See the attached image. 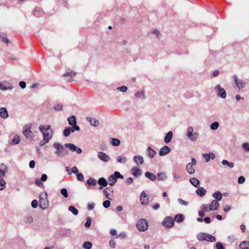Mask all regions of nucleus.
Segmentation results:
<instances>
[{
	"label": "nucleus",
	"mask_w": 249,
	"mask_h": 249,
	"mask_svg": "<svg viewBox=\"0 0 249 249\" xmlns=\"http://www.w3.org/2000/svg\"><path fill=\"white\" fill-rule=\"evenodd\" d=\"M53 147L56 149L54 154L59 158H62L69 154V151L60 143L55 142L53 144Z\"/></svg>",
	"instance_id": "obj_1"
},
{
	"label": "nucleus",
	"mask_w": 249,
	"mask_h": 249,
	"mask_svg": "<svg viewBox=\"0 0 249 249\" xmlns=\"http://www.w3.org/2000/svg\"><path fill=\"white\" fill-rule=\"evenodd\" d=\"M196 238L200 241H206L208 242H214L216 241V238L206 232H200L196 234Z\"/></svg>",
	"instance_id": "obj_2"
},
{
	"label": "nucleus",
	"mask_w": 249,
	"mask_h": 249,
	"mask_svg": "<svg viewBox=\"0 0 249 249\" xmlns=\"http://www.w3.org/2000/svg\"><path fill=\"white\" fill-rule=\"evenodd\" d=\"M48 195L46 192H42L39 196V207L42 210H46L49 206Z\"/></svg>",
	"instance_id": "obj_3"
},
{
	"label": "nucleus",
	"mask_w": 249,
	"mask_h": 249,
	"mask_svg": "<svg viewBox=\"0 0 249 249\" xmlns=\"http://www.w3.org/2000/svg\"><path fill=\"white\" fill-rule=\"evenodd\" d=\"M186 136L192 142H196L199 138L198 132H194V129L192 126H189L187 128Z\"/></svg>",
	"instance_id": "obj_4"
},
{
	"label": "nucleus",
	"mask_w": 249,
	"mask_h": 249,
	"mask_svg": "<svg viewBox=\"0 0 249 249\" xmlns=\"http://www.w3.org/2000/svg\"><path fill=\"white\" fill-rule=\"evenodd\" d=\"M119 178L123 179L124 176L122 175L119 172L115 171L113 174L109 176L108 178V181L113 180V182L108 183L109 185L111 186H113L117 182V179Z\"/></svg>",
	"instance_id": "obj_5"
},
{
	"label": "nucleus",
	"mask_w": 249,
	"mask_h": 249,
	"mask_svg": "<svg viewBox=\"0 0 249 249\" xmlns=\"http://www.w3.org/2000/svg\"><path fill=\"white\" fill-rule=\"evenodd\" d=\"M214 89L216 91L217 96L220 97L222 99H225L226 98L227 94L225 89L221 87L220 85H216L214 87Z\"/></svg>",
	"instance_id": "obj_6"
},
{
	"label": "nucleus",
	"mask_w": 249,
	"mask_h": 249,
	"mask_svg": "<svg viewBox=\"0 0 249 249\" xmlns=\"http://www.w3.org/2000/svg\"><path fill=\"white\" fill-rule=\"evenodd\" d=\"M31 124H28L23 127V134L28 139H32L34 137V134L31 131Z\"/></svg>",
	"instance_id": "obj_7"
},
{
	"label": "nucleus",
	"mask_w": 249,
	"mask_h": 249,
	"mask_svg": "<svg viewBox=\"0 0 249 249\" xmlns=\"http://www.w3.org/2000/svg\"><path fill=\"white\" fill-rule=\"evenodd\" d=\"M148 222L145 219H140L137 224V227L139 231H144L148 229Z\"/></svg>",
	"instance_id": "obj_8"
},
{
	"label": "nucleus",
	"mask_w": 249,
	"mask_h": 249,
	"mask_svg": "<svg viewBox=\"0 0 249 249\" xmlns=\"http://www.w3.org/2000/svg\"><path fill=\"white\" fill-rule=\"evenodd\" d=\"M232 79L234 80L237 88L240 90L245 88L246 82L245 81L241 80L238 78L237 75L235 74L232 76Z\"/></svg>",
	"instance_id": "obj_9"
},
{
	"label": "nucleus",
	"mask_w": 249,
	"mask_h": 249,
	"mask_svg": "<svg viewBox=\"0 0 249 249\" xmlns=\"http://www.w3.org/2000/svg\"><path fill=\"white\" fill-rule=\"evenodd\" d=\"M174 220L171 216H167L162 222V225L166 228H170L174 225Z\"/></svg>",
	"instance_id": "obj_10"
},
{
	"label": "nucleus",
	"mask_w": 249,
	"mask_h": 249,
	"mask_svg": "<svg viewBox=\"0 0 249 249\" xmlns=\"http://www.w3.org/2000/svg\"><path fill=\"white\" fill-rule=\"evenodd\" d=\"M65 146L66 148H69L72 152H76L77 154H80L82 152V150L80 148L77 147L75 145L72 143H65Z\"/></svg>",
	"instance_id": "obj_11"
},
{
	"label": "nucleus",
	"mask_w": 249,
	"mask_h": 249,
	"mask_svg": "<svg viewBox=\"0 0 249 249\" xmlns=\"http://www.w3.org/2000/svg\"><path fill=\"white\" fill-rule=\"evenodd\" d=\"M97 157L100 160L105 162L109 161L110 160V158L108 155L102 151H99L97 153Z\"/></svg>",
	"instance_id": "obj_12"
},
{
	"label": "nucleus",
	"mask_w": 249,
	"mask_h": 249,
	"mask_svg": "<svg viewBox=\"0 0 249 249\" xmlns=\"http://www.w3.org/2000/svg\"><path fill=\"white\" fill-rule=\"evenodd\" d=\"M171 148L167 145L163 146L159 150V155L160 156H163L171 152Z\"/></svg>",
	"instance_id": "obj_13"
},
{
	"label": "nucleus",
	"mask_w": 249,
	"mask_h": 249,
	"mask_svg": "<svg viewBox=\"0 0 249 249\" xmlns=\"http://www.w3.org/2000/svg\"><path fill=\"white\" fill-rule=\"evenodd\" d=\"M219 207V203L218 201L213 200L212 201L210 204H209V211H216L218 209Z\"/></svg>",
	"instance_id": "obj_14"
},
{
	"label": "nucleus",
	"mask_w": 249,
	"mask_h": 249,
	"mask_svg": "<svg viewBox=\"0 0 249 249\" xmlns=\"http://www.w3.org/2000/svg\"><path fill=\"white\" fill-rule=\"evenodd\" d=\"M131 173L133 176L136 178L141 176L142 174V170L137 166H134L131 169Z\"/></svg>",
	"instance_id": "obj_15"
},
{
	"label": "nucleus",
	"mask_w": 249,
	"mask_h": 249,
	"mask_svg": "<svg viewBox=\"0 0 249 249\" xmlns=\"http://www.w3.org/2000/svg\"><path fill=\"white\" fill-rule=\"evenodd\" d=\"M8 167L4 163L0 164V178L5 177V173L7 171Z\"/></svg>",
	"instance_id": "obj_16"
},
{
	"label": "nucleus",
	"mask_w": 249,
	"mask_h": 249,
	"mask_svg": "<svg viewBox=\"0 0 249 249\" xmlns=\"http://www.w3.org/2000/svg\"><path fill=\"white\" fill-rule=\"evenodd\" d=\"M166 173L164 172L159 173L156 176V179L158 181H165L167 179Z\"/></svg>",
	"instance_id": "obj_17"
},
{
	"label": "nucleus",
	"mask_w": 249,
	"mask_h": 249,
	"mask_svg": "<svg viewBox=\"0 0 249 249\" xmlns=\"http://www.w3.org/2000/svg\"><path fill=\"white\" fill-rule=\"evenodd\" d=\"M134 162L137 165L140 166L143 163V158L142 156L140 155L135 156L134 157Z\"/></svg>",
	"instance_id": "obj_18"
},
{
	"label": "nucleus",
	"mask_w": 249,
	"mask_h": 249,
	"mask_svg": "<svg viewBox=\"0 0 249 249\" xmlns=\"http://www.w3.org/2000/svg\"><path fill=\"white\" fill-rule=\"evenodd\" d=\"M39 130L41 132H43L49 131L50 133H53V129L51 128V126L50 125H41L39 127Z\"/></svg>",
	"instance_id": "obj_19"
},
{
	"label": "nucleus",
	"mask_w": 249,
	"mask_h": 249,
	"mask_svg": "<svg viewBox=\"0 0 249 249\" xmlns=\"http://www.w3.org/2000/svg\"><path fill=\"white\" fill-rule=\"evenodd\" d=\"M0 117L3 119H6L8 117V113L5 107L0 108Z\"/></svg>",
	"instance_id": "obj_20"
},
{
	"label": "nucleus",
	"mask_w": 249,
	"mask_h": 249,
	"mask_svg": "<svg viewBox=\"0 0 249 249\" xmlns=\"http://www.w3.org/2000/svg\"><path fill=\"white\" fill-rule=\"evenodd\" d=\"M86 119L90 123V125L92 126H97L99 124V121L94 118L88 117H87Z\"/></svg>",
	"instance_id": "obj_21"
},
{
	"label": "nucleus",
	"mask_w": 249,
	"mask_h": 249,
	"mask_svg": "<svg viewBox=\"0 0 249 249\" xmlns=\"http://www.w3.org/2000/svg\"><path fill=\"white\" fill-rule=\"evenodd\" d=\"M20 142V138L19 135H16L12 140H9L8 143L11 145L18 144Z\"/></svg>",
	"instance_id": "obj_22"
},
{
	"label": "nucleus",
	"mask_w": 249,
	"mask_h": 249,
	"mask_svg": "<svg viewBox=\"0 0 249 249\" xmlns=\"http://www.w3.org/2000/svg\"><path fill=\"white\" fill-rule=\"evenodd\" d=\"M173 134L171 131H169L165 135L164 138L165 143H168L170 142L173 138Z\"/></svg>",
	"instance_id": "obj_23"
},
{
	"label": "nucleus",
	"mask_w": 249,
	"mask_h": 249,
	"mask_svg": "<svg viewBox=\"0 0 249 249\" xmlns=\"http://www.w3.org/2000/svg\"><path fill=\"white\" fill-rule=\"evenodd\" d=\"M196 194L200 197H202L206 195V190L202 187H198L196 190Z\"/></svg>",
	"instance_id": "obj_24"
},
{
	"label": "nucleus",
	"mask_w": 249,
	"mask_h": 249,
	"mask_svg": "<svg viewBox=\"0 0 249 249\" xmlns=\"http://www.w3.org/2000/svg\"><path fill=\"white\" fill-rule=\"evenodd\" d=\"M203 156L205 158L206 160L205 161L206 162H208L209 161L210 159H214L215 157V155L212 152H210L208 154H204L203 155Z\"/></svg>",
	"instance_id": "obj_25"
},
{
	"label": "nucleus",
	"mask_w": 249,
	"mask_h": 249,
	"mask_svg": "<svg viewBox=\"0 0 249 249\" xmlns=\"http://www.w3.org/2000/svg\"><path fill=\"white\" fill-rule=\"evenodd\" d=\"M194 165L190 164V163H188L186 165V170L190 174H193L195 172V169L193 167Z\"/></svg>",
	"instance_id": "obj_26"
},
{
	"label": "nucleus",
	"mask_w": 249,
	"mask_h": 249,
	"mask_svg": "<svg viewBox=\"0 0 249 249\" xmlns=\"http://www.w3.org/2000/svg\"><path fill=\"white\" fill-rule=\"evenodd\" d=\"M145 176L150 180L154 181L156 180V176L150 172H146L144 174Z\"/></svg>",
	"instance_id": "obj_27"
},
{
	"label": "nucleus",
	"mask_w": 249,
	"mask_h": 249,
	"mask_svg": "<svg viewBox=\"0 0 249 249\" xmlns=\"http://www.w3.org/2000/svg\"><path fill=\"white\" fill-rule=\"evenodd\" d=\"M69 124L70 125L73 126L76 124V119L75 116L72 115L68 118Z\"/></svg>",
	"instance_id": "obj_28"
},
{
	"label": "nucleus",
	"mask_w": 249,
	"mask_h": 249,
	"mask_svg": "<svg viewBox=\"0 0 249 249\" xmlns=\"http://www.w3.org/2000/svg\"><path fill=\"white\" fill-rule=\"evenodd\" d=\"M190 182L195 187H198L200 185L199 180L196 178H191Z\"/></svg>",
	"instance_id": "obj_29"
},
{
	"label": "nucleus",
	"mask_w": 249,
	"mask_h": 249,
	"mask_svg": "<svg viewBox=\"0 0 249 249\" xmlns=\"http://www.w3.org/2000/svg\"><path fill=\"white\" fill-rule=\"evenodd\" d=\"M0 40L7 45L10 42L7 38L6 35L3 33L0 34Z\"/></svg>",
	"instance_id": "obj_30"
},
{
	"label": "nucleus",
	"mask_w": 249,
	"mask_h": 249,
	"mask_svg": "<svg viewBox=\"0 0 249 249\" xmlns=\"http://www.w3.org/2000/svg\"><path fill=\"white\" fill-rule=\"evenodd\" d=\"M240 249H249V241H243L239 244Z\"/></svg>",
	"instance_id": "obj_31"
},
{
	"label": "nucleus",
	"mask_w": 249,
	"mask_h": 249,
	"mask_svg": "<svg viewBox=\"0 0 249 249\" xmlns=\"http://www.w3.org/2000/svg\"><path fill=\"white\" fill-rule=\"evenodd\" d=\"M213 197L216 199V201H219L221 200L222 196L221 193L219 191H216L214 192L213 195Z\"/></svg>",
	"instance_id": "obj_32"
},
{
	"label": "nucleus",
	"mask_w": 249,
	"mask_h": 249,
	"mask_svg": "<svg viewBox=\"0 0 249 249\" xmlns=\"http://www.w3.org/2000/svg\"><path fill=\"white\" fill-rule=\"evenodd\" d=\"M174 220L177 222H181L184 221V216L182 214H178L175 215Z\"/></svg>",
	"instance_id": "obj_33"
},
{
	"label": "nucleus",
	"mask_w": 249,
	"mask_h": 249,
	"mask_svg": "<svg viewBox=\"0 0 249 249\" xmlns=\"http://www.w3.org/2000/svg\"><path fill=\"white\" fill-rule=\"evenodd\" d=\"M147 156L150 158H154L156 154V151L154 149H152L150 146L147 147Z\"/></svg>",
	"instance_id": "obj_34"
},
{
	"label": "nucleus",
	"mask_w": 249,
	"mask_h": 249,
	"mask_svg": "<svg viewBox=\"0 0 249 249\" xmlns=\"http://www.w3.org/2000/svg\"><path fill=\"white\" fill-rule=\"evenodd\" d=\"M110 143L113 146H118L120 144L121 142L118 139L111 138Z\"/></svg>",
	"instance_id": "obj_35"
},
{
	"label": "nucleus",
	"mask_w": 249,
	"mask_h": 249,
	"mask_svg": "<svg viewBox=\"0 0 249 249\" xmlns=\"http://www.w3.org/2000/svg\"><path fill=\"white\" fill-rule=\"evenodd\" d=\"M98 183L101 186H103L104 187H106L108 184V183L106 179L103 177L99 178L98 180Z\"/></svg>",
	"instance_id": "obj_36"
},
{
	"label": "nucleus",
	"mask_w": 249,
	"mask_h": 249,
	"mask_svg": "<svg viewBox=\"0 0 249 249\" xmlns=\"http://www.w3.org/2000/svg\"><path fill=\"white\" fill-rule=\"evenodd\" d=\"M109 192H111V193L113 192V190L112 188L107 187V188H105L103 191V192H104L106 197L107 198L110 199L109 197Z\"/></svg>",
	"instance_id": "obj_37"
},
{
	"label": "nucleus",
	"mask_w": 249,
	"mask_h": 249,
	"mask_svg": "<svg viewBox=\"0 0 249 249\" xmlns=\"http://www.w3.org/2000/svg\"><path fill=\"white\" fill-rule=\"evenodd\" d=\"M43 135V139L49 142L50 140L52 138V134H50V132H41Z\"/></svg>",
	"instance_id": "obj_38"
},
{
	"label": "nucleus",
	"mask_w": 249,
	"mask_h": 249,
	"mask_svg": "<svg viewBox=\"0 0 249 249\" xmlns=\"http://www.w3.org/2000/svg\"><path fill=\"white\" fill-rule=\"evenodd\" d=\"M92 247V244L89 241H86L84 242L82 247L85 249H91Z\"/></svg>",
	"instance_id": "obj_39"
},
{
	"label": "nucleus",
	"mask_w": 249,
	"mask_h": 249,
	"mask_svg": "<svg viewBox=\"0 0 249 249\" xmlns=\"http://www.w3.org/2000/svg\"><path fill=\"white\" fill-rule=\"evenodd\" d=\"M97 183L96 180L93 178H90L87 181V184L88 186H95Z\"/></svg>",
	"instance_id": "obj_40"
},
{
	"label": "nucleus",
	"mask_w": 249,
	"mask_h": 249,
	"mask_svg": "<svg viewBox=\"0 0 249 249\" xmlns=\"http://www.w3.org/2000/svg\"><path fill=\"white\" fill-rule=\"evenodd\" d=\"M13 89V86L12 85L7 87L5 86L3 84L0 83V89L2 90H12Z\"/></svg>",
	"instance_id": "obj_41"
},
{
	"label": "nucleus",
	"mask_w": 249,
	"mask_h": 249,
	"mask_svg": "<svg viewBox=\"0 0 249 249\" xmlns=\"http://www.w3.org/2000/svg\"><path fill=\"white\" fill-rule=\"evenodd\" d=\"M69 210L74 215H77L78 214V210L73 206H69Z\"/></svg>",
	"instance_id": "obj_42"
},
{
	"label": "nucleus",
	"mask_w": 249,
	"mask_h": 249,
	"mask_svg": "<svg viewBox=\"0 0 249 249\" xmlns=\"http://www.w3.org/2000/svg\"><path fill=\"white\" fill-rule=\"evenodd\" d=\"M42 13V10L39 8H36L34 11V15L36 17H39Z\"/></svg>",
	"instance_id": "obj_43"
},
{
	"label": "nucleus",
	"mask_w": 249,
	"mask_h": 249,
	"mask_svg": "<svg viewBox=\"0 0 249 249\" xmlns=\"http://www.w3.org/2000/svg\"><path fill=\"white\" fill-rule=\"evenodd\" d=\"M68 128H69L70 131H71V133H73L75 131H79L80 130V127L77 125H75L71 126V127H68Z\"/></svg>",
	"instance_id": "obj_44"
},
{
	"label": "nucleus",
	"mask_w": 249,
	"mask_h": 249,
	"mask_svg": "<svg viewBox=\"0 0 249 249\" xmlns=\"http://www.w3.org/2000/svg\"><path fill=\"white\" fill-rule=\"evenodd\" d=\"M53 109L56 111H60L63 110V105L61 104H57L53 106Z\"/></svg>",
	"instance_id": "obj_45"
},
{
	"label": "nucleus",
	"mask_w": 249,
	"mask_h": 249,
	"mask_svg": "<svg viewBox=\"0 0 249 249\" xmlns=\"http://www.w3.org/2000/svg\"><path fill=\"white\" fill-rule=\"evenodd\" d=\"M222 164L223 165H226L230 167V168H232L234 167V163L233 162H230L228 160H223L222 161Z\"/></svg>",
	"instance_id": "obj_46"
},
{
	"label": "nucleus",
	"mask_w": 249,
	"mask_h": 249,
	"mask_svg": "<svg viewBox=\"0 0 249 249\" xmlns=\"http://www.w3.org/2000/svg\"><path fill=\"white\" fill-rule=\"evenodd\" d=\"M219 125V124L218 122H214L211 124L210 128L212 130H215L218 128Z\"/></svg>",
	"instance_id": "obj_47"
},
{
	"label": "nucleus",
	"mask_w": 249,
	"mask_h": 249,
	"mask_svg": "<svg viewBox=\"0 0 249 249\" xmlns=\"http://www.w3.org/2000/svg\"><path fill=\"white\" fill-rule=\"evenodd\" d=\"M117 160L118 162L122 163H125L127 161V159L125 157H121L120 156H118L117 158Z\"/></svg>",
	"instance_id": "obj_48"
},
{
	"label": "nucleus",
	"mask_w": 249,
	"mask_h": 249,
	"mask_svg": "<svg viewBox=\"0 0 249 249\" xmlns=\"http://www.w3.org/2000/svg\"><path fill=\"white\" fill-rule=\"evenodd\" d=\"M6 182L2 178H0V191L3 190L5 187Z\"/></svg>",
	"instance_id": "obj_49"
},
{
	"label": "nucleus",
	"mask_w": 249,
	"mask_h": 249,
	"mask_svg": "<svg viewBox=\"0 0 249 249\" xmlns=\"http://www.w3.org/2000/svg\"><path fill=\"white\" fill-rule=\"evenodd\" d=\"M71 131L69 130V128H68V127H66L65 128L64 131H63V135L65 137H68L70 136L71 134Z\"/></svg>",
	"instance_id": "obj_50"
},
{
	"label": "nucleus",
	"mask_w": 249,
	"mask_h": 249,
	"mask_svg": "<svg viewBox=\"0 0 249 249\" xmlns=\"http://www.w3.org/2000/svg\"><path fill=\"white\" fill-rule=\"evenodd\" d=\"M77 179L80 181H83L84 180L83 175L81 173H78L76 174Z\"/></svg>",
	"instance_id": "obj_51"
},
{
	"label": "nucleus",
	"mask_w": 249,
	"mask_h": 249,
	"mask_svg": "<svg viewBox=\"0 0 249 249\" xmlns=\"http://www.w3.org/2000/svg\"><path fill=\"white\" fill-rule=\"evenodd\" d=\"M144 92L143 91H138L135 94L136 98H140L142 97H144Z\"/></svg>",
	"instance_id": "obj_52"
},
{
	"label": "nucleus",
	"mask_w": 249,
	"mask_h": 249,
	"mask_svg": "<svg viewBox=\"0 0 249 249\" xmlns=\"http://www.w3.org/2000/svg\"><path fill=\"white\" fill-rule=\"evenodd\" d=\"M242 147L245 151L249 152V143L247 142L243 143L242 144Z\"/></svg>",
	"instance_id": "obj_53"
},
{
	"label": "nucleus",
	"mask_w": 249,
	"mask_h": 249,
	"mask_svg": "<svg viewBox=\"0 0 249 249\" xmlns=\"http://www.w3.org/2000/svg\"><path fill=\"white\" fill-rule=\"evenodd\" d=\"M76 74V72H74L73 71H71L70 72H66L62 75V76L64 77H66L67 76L72 77V75H74Z\"/></svg>",
	"instance_id": "obj_54"
},
{
	"label": "nucleus",
	"mask_w": 249,
	"mask_h": 249,
	"mask_svg": "<svg viewBox=\"0 0 249 249\" xmlns=\"http://www.w3.org/2000/svg\"><path fill=\"white\" fill-rule=\"evenodd\" d=\"M86 222L85 224V226L86 228H89L91 224V220L90 217L88 216L86 218Z\"/></svg>",
	"instance_id": "obj_55"
},
{
	"label": "nucleus",
	"mask_w": 249,
	"mask_h": 249,
	"mask_svg": "<svg viewBox=\"0 0 249 249\" xmlns=\"http://www.w3.org/2000/svg\"><path fill=\"white\" fill-rule=\"evenodd\" d=\"M60 193L65 198H67L68 197V193L67 190L65 188H63L61 190Z\"/></svg>",
	"instance_id": "obj_56"
},
{
	"label": "nucleus",
	"mask_w": 249,
	"mask_h": 249,
	"mask_svg": "<svg viewBox=\"0 0 249 249\" xmlns=\"http://www.w3.org/2000/svg\"><path fill=\"white\" fill-rule=\"evenodd\" d=\"M35 184L38 187L43 186V187H44V186H43V184L42 182V181H41V179H39L38 178L36 179Z\"/></svg>",
	"instance_id": "obj_57"
},
{
	"label": "nucleus",
	"mask_w": 249,
	"mask_h": 249,
	"mask_svg": "<svg viewBox=\"0 0 249 249\" xmlns=\"http://www.w3.org/2000/svg\"><path fill=\"white\" fill-rule=\"evenodd\" d=\"M117 89L122 92H125L126 91L127 89V87L125 86H123L120 87H118L117 88Z\"/></svg>",
	"instance_id": "obj_58"
},
{
	"label": "nucleus",
	"mask_w": 249,
	"mask_h": 249,
	"mask_svg": "<svg viewBox=\"0 0 249 249\" xmlns=\"http://www.w3.org/2000/svg\"><path fill=\"white\" fill-rule=\"evenodd\" d=\"M140 200L141 201V203L142 205H146L148 204V199L147 197L146 198H140Z\"/></svg>",
	"instance_id": "obj_59"
},
{
	"label": "nucleus",
	"mask_w": 249,
	"mask_h": 249,
	"mask_svg": "<svg viewBox=\"0 0 249 249\" xmlns=\"http://www.w3.org/2000/svg\"><path fill=\"white\" fill-rule=\"evenodd\" d=\"M152 34L155 35L157 37L159 38L160 37V31L157 29H155L151 32Z\"/></svg>",
	"instance_id": "obj_60"
},
{
	"label": "nucleus",
	"mask_w": 249,
	"mask_h": 249,
	"mask_svg": "<svg viewBox=\"0 0 249 249\" xmlns=\"http://www.w3.org/2000/svg\"><path fill=\"white\" fill-rule=\"evenodd\" d=\"M103 205L104 208H107L110 205V202L108 200H105L103 202Z\"/></svg>",
	"instance_id": "obj_61"
},
{
	"label": "nucleus",
	"mask_w": 249,
	"mask_h": 249,
	"mask_svg": "<svg viewBox=\"0 0 249 249\" xmlns=\"http://www.w3.org/2000/svg\"><path fill=\"white\" fill-rule=\"evenodd\" d=\"M245 181V178L244 176H241L238 178V182L239 184H243Z\"/></svg>",
	"instance_id": "obj_62"
},
{
	"label": "nucleus",
	"mask_w": 249,
	"mask_h": 249,
	"mask_svg": "<svg viewBox=\"0 0 249 249\" xmlns=\"http://www.w3.org/2000/svg\"><path fill=\"white\" fill-rule=\"evenodd\" d=\"M38 204V202L36 199H34L32 201L31 205L33 208H36L37 207Z\"/></svg>",
	"instance_id": "obj_63"
},
{
	"label": "nucleus",
	"mask_w": 249,
	"mask_h": 249,
	"mask_svg": "<svg viewBox=\"0 0 249 249\" xmlns=\"http://www.w3.org/2000/svg\"><path fill=\"white\" fill-rule=\"evenodd\" d=\"M216 249H225L223 244L220 242H217L215 244Z\"/></svg>",
	"instance_id": "obj_64"
}]
</instances>
